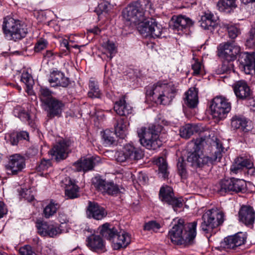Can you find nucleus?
Here are the masks:
<instances>
[{"instance_id":"nucleus-7","label":"nucleus","mask_w":255,"mask_h":255,"mask_svg":"<svg viewBox=\"0 0 255 255\" xmlns=\"http://www.w3.org/2000/svg\"><path fill=\"white\" fill-rule=\"evenodd\" d=\"M205 140L204 137H201L195 141L194 151H192V166L200 167L209 163L213 164L215 162H219L222 157L219 150L215 152L213 157L205 156L203 152Z\"/></svg>"},{"instance_id":"nucleus-16","label":"nucleus","mask_w":255,"mask_h":255,"mask_svg":"<svg viewBox=\"0 0 255 255\" xmlns=\"http://www.w3.org/2000/svg\"><path fill=\"white\" fill-rule=\"evenodd\" d=\"M100 157L96 156L89 158H81L73 163V166L77 171L86 172L93 169L95 166L101 162Z\"/></svg>"},{"instance_id":"nucleus-9","label":"nucleus","mask_w":255,"mask_h":255,"mask_svg":"<svg viewBox=\"0 0 255 255\" xmlns=\"http://www.w3.org/2000/svg\"><path fill=\"white\" fill-rule=\"evenodd\" d=\"M210 108L213 118L220 121L226 118L231 110V104L225 97L217 96L212 100Z\"/></svg>"},{"instance_id":"nucleus-51","label":"nucleus","mask_w":255,"mask_h":255,"mask_svg":"<svg viewBox=\"0 0 255 255\" xmlns=\"http://www.w3.org/2000/svg\"><path fill=\"white\" fill-rule=\"evenodd\" d=\"M20 255H37L33 251L32 247L29 245H25L19 250Z\"/></svg>"},{"instance_id":"nucleus-8","label":"nucleus","mask_w":255,"mask_h":255,"mask_svg":"<svg viewBox=\"0 0 255 255\" xmlns=\"http://www.w3.org/2000/svg\"><path fill=\"white\" fill-rule=\"evenodd\" d=\"M223 213L217 208L208 210L202 216L201 228L205 233H212L213 229L217 228L224 221Z\"/></svg>"},{"instance_id":"nucleus-21","label":"nucleus","mask_w":255,"mask_h":255,"mask_svg":"<svg viewBox=\"0 0 255 255\" xmlns=\"http://www.w3.org/2000/svg\"><path fill=\"white\" fill-rule=\"evenodd\" d=\"M25 166L24 158L19 154H14L10 156L6 169L8 174H16L21 171Z\"/></svg>"},{"instance_id":"nucleus-53","label":"nucleus","mask_w":255,"mask_h":255,"mask_svg":"<svg viewBox=\"0 0 255 255\" xmlns=\"http://www.w3.org/2000/svg\"><path fill=\"white\" fill-rule=\"evenodd\" d=\"M47 41L44 39H39L35 44L34 50L35 52H39L45 49L47 45Z\"/></svg>"},{"instance_id":"nucleus-26","label":"nucleus","mask_w":255,"mask_h":255,"mask_svg":"<svg viewBox=\"0 0 255 255\" xmlns=\"http://www.w3.org/2000/svg\"><path fill=\"white\" fill-rule=\"evenodd\" d=\"M218 17L214 15L210 11L206 12L204 15L202 16L201 20V26L205 29L210 31L211 32L218 26Z\"/></svg>"},{"instance_id":"nucleus-37","label":"nucleus","mask_w":255,"mask_h":255,"mask_svg":"<svg viewBox=\"0 0 255 255\" xmlns=\"http://www.w3.org/2000/svg\"><path fill=\"white\" fill-rule=\"evenodd\" d=\"M155 164L158 167V174L162 178L165 179L168 177L167 163L166 160L160 157L154 160Z\"/></svg>"},{"instance_id":"nucleus-23","label":"nucleus","mask_w":255,"mask_h":255,"mask_svg":"<svg viewBox=\"0 0 255 255\" xmlns=\"http://www.w3.org/2000/svg\"><path fill=\"white\" fill-rule=\"evenodd\" d=\"M48 81L53 87H66L69 84V79L65 76L63 73L58 70H53L50 72Z\"/></svg>"},{"instance_id":"nucleus-46","label":"nucleus","mask_w":255,"mask_h":255,"mask_svg":"<svg viewBox=\"0 0 255 255\" xmlns=\"http://www.w3.org/2000/svg\"><path fill=\"white\" fill-rule=\"evenodd\" d=\"M183 109L186 114L185 109L186 108H191V88H189L184 95L183 98Z\"/></svg>"},{"instance_id":"nucleus-49","label":"nucleus","mask_w":255,"mask_h":255,"mask_svg":"<svg viewBox=\"0 0 255 255\" xmlns=\"http://www.w3.org/2000/svg\"><path fill=\"white\" fill-rule=\"evenodd\" d=\"M237 161L241 164L242 167L248 169H252L253 166V162L249 159L245 158L242 157H238L236 158Z\"/></svg>"},{"instance_id":"nucleus-32","label":"nucleus","mask_w":255,"mask_h":255,"mask_svg":"<svg viewBox=\"0 0 255 255\" xmlns=\"http://www.w3.org/2000/svg\"><path fill=\"white\" fill-rule=\"evenodd\" d=\"M248 122L243 117L235 116L231 119V126L234 129H240L241 130L247 132L250 130Z\"/></svg>"},{"instance_id":"nucleus-52","label":"nucleus","mask_w":255,"mask_h":255,"mask_svg":"<svg viewBox=\"0 0 255 255\" xmlns=\"http://www.w3.org/2000/svg\"><path fill=\"white\" fill-rule=\"evenodd\" d=\"M198 89L196 87H193L192 90V110L196 109L199 104ZM193 111H192V113Z\"/></svg>"},{"instance_id":"nucleus-10","label":"nucleus","mask_w":255,"mask_h":255,"mask_svg":"<svg viewBox=\"0 0 255 255\" xmlns=\"http://www.w3.org/2000/svg\"><path fill=\"white\" fill-rule=\"evenodd\" d=\"M246 182L244 180L231 178L222 180L217 187V192L222 195L226 193L232 194L245 190Z\"/></svg>"},{"instance_id":"nucleus-50","label":"nucleus","mask_w":255,"mask_h":255,"mask_svg":"<svg viewBox=\"0 0 255 255\" xmlns=\"http://www.w3.org/2000/svg\"><path fill=\"white\" fill-rule=\"evenodd\" d=\"M21 81L24 83L28 87L31 86L33 82L32 76L27 72H23L22 73L21 76Z\"/></svg>"},{"instance_id":"nucleus-27","label":"nucleus","mask_w":255,"mask_h":255,"mask_svg":"<svg viewBox=\"0 0 255 255\" xmlns=\"http://www.w3.org/2000/svg\"><path fill=\"white\" fill-rule=\"evenodd\" d=\"M190 19L185 16L179 15L172 18V22L170 27L173 30L187 31V28L191 23Z\"/></svg>"},{"instance_id":"nucleus-55","label":"nucleus","mask_w":255,"mask_h":255,"mask_svg":"<svg viewBox=\"0 0 255 255\" xmlns=\"http://www.w3.org/2000/svg\"><path fill=\"white\" fill-rule=\"evenodd\" d=\"M51 162L49 159L45 160L42 159L41 160L40 164L38 165L37 167V169L39 171H44L47 170L48 168L51 167Z\"/></svg>"},{"instance_id":"nucleus-45","label":"nucleus","mask_w":255,"mask_h":255,"mask_svg":"<svg viewBox=\"0 0 255 255\" xmlns=\"http://www.w3.org/2000/svg\"><path fill=\"white\" fill-rule=\"evenodd\" d=\"M223 26L226 28L228 32V35L231 39L236 38L240 34V29L235 25L223 24Z\"/></svg>"},{"instance_id":"nucleus-15","label":"nucleus","mask_w":255,"mask_h":255,"mask_svg":"<svg viewBox=\"0 0 255 255\" xmlns=\"http://www.w3.org/2000/svg\"><path fill=\"white\" fill-rule=\"evenodd\" d=\"M94 186L103 193L114 195L118 194L120 190L119 186L113 182H107L101 178L95 177L92 180Z\"/></svg>"},{"instance_id":"nucleus-6","label":"nucleus","mask_w":255,"mask_h":255,"mask_svg":"<svg viewBox=\"0 0 255 255\" xmlns=\"http://www.w3.org/2000/svg\"><path fill=\"white\" fill-rule=\"evenodd\" d=\"M168 237L174 244L187 245L191 241V224H184L183 219H179L169 231Z\"/></svg>"},{"instance_id":"nucleus-34","label":"nucleus","mask_w":255,"mask_h":255,"mask_svg":"<svg viewBox=\"0 0 255 255\" xmlns=\"http://www.w3.org/2000/svg\"><path fill=\"white\" fill-rule=\"evenodd\" d=\"M17 117L22 121L27 123L28 125L33 129L37 128V125L35 122L31 119L30 113L24 109H20Z\"/></svg>"},{"instance_id":"nucleus-30","label":"nucleus","mask_w":255,"mask_h":255,"mask_svg":"<svg viewBox=\"0 0 255 255\" xmlns=\"http://www.w3.org/2000/svg\"><path fill=\"white\" fill-rule=\"evenodd\" d=\"M187 155H184L180 157L177 162V166L178 170V172L182 179H186L188 175L187 172V167L190 165V163L191 162V153L190 152L185 151Z\"/></svg>"},{"instance_id":"nucleus-63","label":"nucleus","mask_w":255,"mask_h":255,"mask_svg":"<svg viewBox=\"0 0 255 255\" xmlns=\"http://www.w3.org/2000/svg\"><path fill=\"white\" fill-rule=\"evenodd\" d=\"M197 223L196 222H192V244L193 243V239L196 236V228Z\"/></svg>"},{"instance_id":"nucleus-48","label":"nucleus","mask_w":255,"mask_h":255,"mask_svg":"<svg viewBox=\"0 0 255 255\" xmlns=\"http://www.w3.org/2000/svg\"><path fill=\"white\" fill-rule=\"evenodd\" d=\"M180 136L184 138H189L191 135V125L190 124L186 125L180 128Z\"/></svg>"},{"instance_id":"nucleus-38","label":"nucleus","mask_w":255,"mask_h":255,"mask_svg":"<svg viewBox=\"0 0 255 255\" xmlns=\"http://www.w3.org/2000/svg\"><path fill=\"white\" fill-rule=\"evenodd\" d=\"M236 0H219L217 6L220 11L230 12L232 9L236 7Z\"/></svg>"},{"instance_id":"nucleus-25","label":"nucleus","mask_w":255,"mask_h":255,"mask_svg":"<svg viewBox=\"0 0 255 255\" xmlns=\"http://www.w3.org/2000/svg\"><path fill=\"white\" fill-rule=\"evenodd\" d=\"M233 88L236 96L239 99H246L251 96V90L245 80H240L235 82Z\"/></svg>"},{"instance_id":"nucleus-44","label":"nucleus","mask_w":255,"mask_h":255,"mask_svg":"<svg viewBox=\"0 0 255 255\" xmlns=\"http://www.w3.org/2000/svg\"><path fill=\"white\" fill-rule=\"evenodd\" d=\"M192 75H201L204 74L203 66L201 62L194 57L192 58Z\"/></svg>"},{"instance_id":"nucleus-13","label":"nucleus","mask_w":255,"mask_h":255,"mask_svg":"<svg viewBox=\"0 0 255 255\" xmlns=\"http://www.w3.org/2000/svg\"><path fill=\"white\" fill-rule=\"evenodd\" d=\"M159 197L162 202L171 205L175 211H177V208H181L183 205L181 201L175 197L173 189L170 186L161 187Z\"/></svg>"},{"instance_id":"nucleus-57","label":"nucleus","mask_w":255,"mask_h":255,"mask_svg":"<svg viewBox=\"0 0 255 255\" xmlns=\"http://www.w3.org/2000/svg\"><path fill=\"white\" fill-rule=\"evenodd\" d=\"M17 138L20 140H29V133L26 131H21L17 133Z\"/></svg>"},{"instance_id":"nucleus-24","label":"nucleus","mask_w":255,"mask_h":255,"mask_svg":"<svg viewBox=\"0 0 255 255\" xmlns=\"http://www.w3.org/2000/svg\"><path fill=\"white\" fill-rule=\"evenodd\" d=\"M239 218L240 221L246 226L252 225L255 221V211L250 206H243L239 210Z\"/></svg>"},{"instance_id":"nucleus-43","label":"nucleus","mask_w":255,"mask_h":255,"mask_svg":"<svg viewBox=\"0 0 255 255\" xmlns=\"http://www.w3.org/2000/svg\"><path fill=\"white\" fill-rule=\"evenodd\" d=\"M39 97L41 102L45 104L51 98H53L52 96V92L49 89L45 87H41L39 89Z\"/></svg>"},{"instance_id":"nucleus-22","label":"nucleus","mask_w":255,"mask_h":255,"mask_svg":"<svg viewBox=\"0 0 255 255\" xmlns=\"http://www.w3.org/2000/svg\"><path fill=\"white\" fill-rule=\"evenodd\" d=\"M44 105L47 106V115L50 118L60 116L64 107V104L61 101L54 97L51 98Z\"/></svg>"},{"instance_id":"nucleus-54","label":"nucleus","mask_w":255,"mask_h":255,"mask_svg":"<svg viewBox=\"0 0 255 255\" xmlns=\"http://www.w3.org/2000/svg\"><path fill=\"white\" fill-rule=\"evenodd\" d=\"M20 196L28 202H31L34 199V196L31 194V191L29 189H22L20 192Z\"/></svg>"},{"instance_id":"nucleus-60","label":"nucleus","mask_w":255,"mask_h":255,"mask_svg":"<svg viewBox=\"0 0 255 255\" xmlns=\"http://www.w3.org/2000/svg\"><path fill=\"white\" fill-rule=\"evenodd\" d=\"M6 213V209L2 202L0 201V218Z\"/></svg>"},{"instance_id":"nucleus-4","label":"nucleus","mask_w":255,"mask_h":255,"mask_svg":"<svg viewBox=\"0 0 255 255\" xmlns=\"http://www.w3.org/2000/svg\"><path fill=\"white\" fill-rule=\"evenodd\" d=\"M160 128L156 126L142 127L137 130L140 144L146 149L155 150L162 144L159 137Z\"/></svg>"},{"instance_id":"nucleus-14","label":"nucleus","mask_w":255,"mask_h":255,"mask_svg":"<svg viewBox=\"0 0 255 255\" xmlns=\"http://www.w3.org/2000/svg\"><path fill=\"white\" fill-rule=\"evenodd\" d=\"M220 56L228 60L234 61L240 52V47L234 42H225L221 43L219 47Z\"/></svg>"},{"instance_id":"nucleus-5","label":"nucleus","mask_w":255,"mask_h":255,"mask_svg":"<svg viewBox=\"0 0 255 255\" xmlns=\"http://www.w3.org/2000/svg\"><path fill=\"white\" fill-rule=\"evenodd\" d=\"M2 29L5 38L8 40H20L27 33V28L23 23L10 17L4 18Z\"/></svg>"},{"instance_id":"nucleus-42","label":"nucleus","mask_w":255,"mask_h":255,"mask_svg":"<svg viewBox=\"0 0 255 255\" xmlns=\"http://www.w3.org/2000/svg\"><path fill=\"white\" fill-rule=\"evenodd\" d=\"M115 133L109 130L104 131L103 134V144L105 146H110L116 143V139L115 137Z\"/></svg>"},{"instance_id":"nucleus-39","label":"nucleus","mask_w":255,"mask_h":255,"mask_svg":"<svg viewBox=\"0 0 255 255\" xmlns=\"http://www.w3.org/2000/svg\"><path fill=\"white\" fill-rule=\"evenodd\" d=\"M90 90L88 93V97L91 98H100L102 93L99 90L97 82L90 80L89 85Z\"/></svg>"},{"instance_id":"nucleus-56","label":"nucleus","mask_w":255,"mask_h":255,"mask_svg":"<svg viewBox=\"0 0 255 255\" xmlns=\"http://www.w3.org/2000/svg\"><path fill=\"white\" fill-rule=\"evenodd\" d=\"M243 168L242 167L241 164L237 161V159L235 160V161L231 167V171L235 174L238 173L241 171Z\"/></svg>"},{"instance_id":"nucleus-2","label":"nucleus","mask_w":255,"mask_h":255,"mask_svg":"<svg viewBox=\"0 0 255 255\" xmlns=\"http://www.w3.org/2000/svg\"><path fill=\"white\" fill-rule=\"evenodd\" d=\"M100 234L113 244L115 250L127 247L130 243L128 233L106 223L99 228Z\"/></svg>"},{"instance_id":"nucleus-19","label":"nucleus","mask_w":255,"mask_h":255,"mask_svg":"<svg viewBox=\"0 0 255 255\" xmlns=\"http://www.w3.org/2000/svg\"><path fill=\"white\" fill-rule=\"evenodd\" d=\"M36 227L38 234L42 236L54 238L61 234V230L59 228L49 224L46 222L37 221Z\"/></svg>"},{"instance_id":"nucleus-12","label":"nucleus","mask_w":255,"mask_h":255,"mask_svg":"<svg viewBox=\"0 0 255 255\" xmlns=\"http://www.w3.org/2000/svg\"><path fill=\"white\" fill-rule=\"evenodd\" d=\"M143 155V151L140 148L136 147L132 144H127L124 146L122 151L116 153V159L120 162L136 161L141 159Z\"/></svg>"},{"instance_id":"nucleus-29","label":"nucleus","mask_w":255,"mask_h":255,"mask_svg":"<svg viewBox=\"0 0 255 255\" xmlns=\"http://www.w3.org/2000/svg\"><path fill=\"white\" fill-rule=\"evenodd\" d=\"M67 149L68 147L66 143L59 142L50 150V153L52 158L58 162L66 158Z\"/></svg>"},{"instance_id":"nucleus-31","label":"nucleus","mask_w":255,"mask_h":255,"mask_svg":"<svg viewBox=\"0 0 255 255\" xmlns=\"http://www.w3.org/2000/svg\"><path fill=\"white\" fill-rule=\"evenodd\" d=\"M114 110L120 116H127L132 113V108L126 103L125 97L123 96L115 103Z\"/></svg>"},{"instance_id":"nucleus-33","label":"nucleus","mask_w":255,"mask_h":255,"mask_svg":"<svg viewBox=\"0 0 255 255\" xmlns=\"http://www.w3.org/2000/svg\"><path fill=\"white\" fill-rule=\"evenodd\" d=\"M128 123L124 118H120L117 120L115 127V133L121 138H124L127 134Z\"/></svg>"},{"instance_id":"nucleus-61","label":"nucleus","mask_w":255,"mask_h":255,"mask_svg":"<svg viewBox=\"0 0 255 255\" xmlns=\"http://www.w3.org/2000/svg\"><path fill=\"white\" fill-rule=\"evenodd\" d=\"M19 140H20V139L19 138H17V133L11 135L10 142L12 145H17Z\"/></svg>"},{"instance_id":"nucleus-17","label":"nucleus","mask_w":255,"mask_h":255,"mask_svg":"<svg viewBox=\"0 0 255 255\" xmlns=\"http://www.w3.org/2000/svg\"><path fill=\"white\" fill-rule=\"evenodd\" d=\"M247 235L246 233L239 232L234 236L225 238L221 243V247L226 249H235L243 245L246 242Z\"/></svg>"},{"instance_id":"nucleus-40","label":"nucleus","mask_w":255,"mask_h":255,"mask_svg":"<svg viewBox=\"0 0 255 255\" xmlns=\"http://www.w3.org/2000/svg\"><path fill=\"white\" fill-rule=\"evenodd\" d=\"M233 61L228 60L224 59L222 64L216 71L218 74L224 73H230L232 71L234 72Z\"/></svg>"},{"instance_id":"nucleus-62","label":"nucleus","mask_w":255,"mask_h":255,"mask_svg":"<svg viewBox=\"0 0 255 255\" xmlns=\"http://www.w3.org/2000/svg\"><path fill=\"white\" fill-rule=\"evenodd\" d=\"M138 179L140 182H142V183H143V184L146 183V182H147V181L148 180V178L146 176V175L142 173H141L139 174Z\"/></svg>"},{"instance_id":"nucleus-3","label":"nucleus","mask_w":255,"mask_h":255,"mask_svg":"<svg viewBox=\"0 0 255 255\" xmlns=\"http://www.w3.org/2000/svg\"><path fill=\"white\" fill-rule=\"evenodd\" d=\"M149 94L157 103L163 105H169L177 94V89L172 83L167 80H160L150 88Z\"/></svg>"},{"instance_id":"nucleus-58","label":"nucleus","mask_w":255,"mask_h":255,"mask_svg":"<svg viewBox=\"0 0 255 255\" xmlns=\"http://www.w3.org/2000/svg\"><path fill=\"white\" fill-rule=\"evenodd\" d=\"M205 131L203 127L199 125H192V134L194 133H198L199 134Z\"/></svg>"},{"instance_id":"nucleus-20","label":"nucleus","mask_w":255,"mask_h":255,"mask_svg":"<svg viewBox=\"0 0 255 255\" xmlns=\"http://www.w3.org/2000/svg\"><path fill=\"white\" fill-rule=\"evenodd\" d=\"M86 245L93 252L101 254L106 251L105 242L97 235H91L86 239Z\"/></svg>"},{"instance_id":"nucleus-64","label":"nucleus","mask_w":255,"mask_h":255,"mask_svg":"<svg viewBox=\"0 0 255 255\" xmlns=\"http://www.w3.org/2000/svg\"><path fill=\"white\" fill-rule=\"evenodd\" d=\"M53 56V53L51 51H47L43 54V56L45 58L51 59Z\"/></svg>"},{"instance_id":"nucleus-59","label":"nucleus","mask_w":255,"mask_h":255,"mask_svg":"<svg viewBox=\"0 0 255 255\" xmlns=\"http://www.w3.org/2000/svg\"><path fill=\"white\" fill-rule=\"evenodd\" d=\"M248 41L253 45L255 44V27L251 29L250 31V36Z\"/></svg>"},{"instance_id":"nucleus-47","label":"nucleus","mask_w":255,"mask_h":255,"mask_svg":"<svg viewBox=\"0 0 255 255\" xmlns=\"http://www.w3.org/2000/svg\"><path fill=\"white\" fill-rule=\"evenodd\" d=\"M160 227V225L159 223L156 221H151L145 224L144 230L157 232Z\"/></svg>"},{"instance_id":"nucleus-28","label":"nucleus","mask_w":255,"mask_h":255,"mask_svg":"<svg viewBox=\"0 0 255 255\" xmlns=\"http://www.w3.org/2000/svg\"><path fill=\"white\" fill-rule=\"evenodd\" d=\"M87 214L89 217H92L96 220H101L107 215L104 208L100 206L95 202H89L87 208Z\"/></svg>"},{"instance_id":"nucleus-11","label":"nucleus","mask_w":255,"mask_h":255,"mask_svg":"<svg viewBox=\"0 0 255 255\" xmlns=\"http://www.w3.org/2000/svg\"><path fill=\"white\" fill-rule=\"evenodd\" d=\"M137 29L143 36L154 38L160 36L162 31V26L153 18H147Z\"/></svg>"},{"instance_id":"nucleus-35","label":"nucleus","mask_w":255,"mask_h":255,"mask_svg":"<svg viewBox=\"0 0 255 255\" xmlns=\"http://www.w3.org/2000/svg\"><path fill=\"white\" fill-rule=\"evenodd\" d=\"M60 204L53 200H51L50 202L44 208L43 215L46 218H49L53 216L60 208Z\"/></svg>"},{"instance_id":"nucleus-41","label":"nucleus","mask_w":255,"mask_h":255,"mask_svg":"<svg viewBox=\"0 0 255 255\" xmlns=\"http://www.w3.org/2000/svg\"><path fill=\"white\" fill-rule=\"evenodd\" d=\"M79 187L71 182V184L66 186L65 189V195L70 199H74L77 198L79 194Z\"/></svg>"},{"instance_id":"nucleus-18","label":"nucleus","mask_w":255,"mask_h":255,"mask_svg":"<svg viewBox=\"0 0 255 255\" xmlns=\"http://www.w3.org/2000/svg\"><path fill=\"white\" fill-rule=\"evenodd\" d=\"M239 61V68L246 74H251L255 72V59L253 54L243 53L240 55Z\"/></svg>"},{"instance_id":"nucleus-1","label":"nucleus","mask_w":255,"mask_h":255,"mask_svg":"<svg viewBox=\"0 0 255 255\" xmlns=\"http://www.w3.org/2000/svg\"><path fill=\"white\" fill-rule=\"evenodd\" d=\"M152 3L149 0H138L130 3L123 10L124 18L136 25L144 23L147 14L152 12Z\"/></svg>"},{"instance_id":"nucleus-36","label":"nucleus","mask_w":255,"mask_h":255,"mask_svg":"<svg viewBox=\"0 0 255 255\" xmlns=\"http://www.w3.org/2000/svg\"><path fill=\"white\" fill-rule=\"evenodd\" d=\"M102 47L103 50V53L105 54H109V55L107 56L110 60L117 52V47L113 41L108 40L102 44Z\"/></svg>"}]
</instances>
